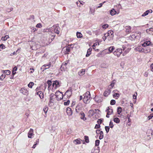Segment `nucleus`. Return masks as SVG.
<instances>
[{
	"label": "nucleus",
	"instance_id": "bb28decb",
	"mask_svg": "<svg viewBox=\"0 0 153 153\" xmlns=\"http://www.w3.org/2000/svg\"><path fill=\"white\" fill-rule=\"evenodd\" d=\"M96 133L97 134H100L101 135H102L103 133L102 131H100V130H97L96 131Z\"/></svg>",
	"mask_w": 153,
	"mask_h": 153
},
{
	"label": "nucleus",
	"instance_id": "9b49d317",
	"mask_svg": "<svg viewBox=\"0 0 153 153\" xmlns=\"http://www.w3.org/2000/svg\"><path fill=\"white\" fill-rule=\"evenodd\" d=\"M73 143L75 144H80L81 143V142L80 139H77L74 140L73 141Z\"/></svg>",
	"mask_w": 153,
	"mask_h": 153
},
{
	"label": "nucleus",
	"instance_id": "a211bd4d",
	"mask_svg": "<svg viewBox=\"0 0 153 153\" xmlns=\"http://www.w3.org/2000/svg\"><path fill=\"white\" fill-rule=\"evenodd\" d=\"M121 54V52L120 51H117L114 55L117 56L118 57L120 56Z\"/></svg>",
	"mask_w": 153,
	"mask_h": 153
},
{
	"label": "nucleus",
	"instance_id": "dca6fc26",
	"mask_svg": "<svg viewBox=\"0 0 153 153\" xmlns=\"http://www.w3.org/2000/svg\"><path fill=\"white\" fill-rule=\"evenodd\" d=\"M9 38V36L8 35H6L4 37H2L1 38V40L3 41H5Z\"/></svg>",
	"mask_w": 153,
	"mask_h": 153
},
{
	"label": "nucleus",
	"instance_id": "e433bc0d",
	"mask_svg": "<svg viewBox=\"0 0 153 153\" xmlns=\"http://www.w3.org/2000/svg\"><path fill=\"white\" fill-rule=\"evenodd\" d=\"M0 47L2 49H4L5 48V46L3 44L0 45Z\"/></svg>",
	"mask_w": 153,
	"mask_h": 153
},
{
	"label": "nucleus",
	"instance_id": "4d7b16f0",
	"mask_svg": "<svg viewBox=\"0 0 153 153\" xmlns=\"http://www.w3.org/2000/svg\"><path fill=\"white\" fill-rule=\"evenodd\" d=\"M97 97H96L95 98V100H97Z\"/></svg>",
	"mask_w": 153,
	"mask_h": 153
},
{
	"label": "nucleus",
	"instance_id": "1a4fd4ad",
	"mask_svg": "<svg viewBox=\"0 0 153 153\" xmlns=\"http://www.w3.org/2000/svg\"><path fill=\"white\" fill-rule=\"evenodd\" d=\"M117 13V11L114 9H112L110 11V14L112 16L115 15Z\"/></svg>",
	"mask_w": 153,
	"mask_h": 153
},
{
	"label": "nucleus",
	"instance_id": "b1692460",
	"mask_svg": "<svg viewBox=\"0 0 153 153\" xmlns=\"http://www.w3.org/2000/svg\"><path fill=\"white\" fill-rule=\"evenodd\" d=\"M150 42H144L142 45V46H146L149 45Z\"/></svg>",
	"mask_w": 153,
	"mask_h": 153
},
{
	"label": "nucleus",
	"instance_id": "f03ea898",
	"mask_svg": "<svg viewBox=\"0 0 153 153\" xmlns=\"http://www.w3.org/2000/svg\"><path fill=\"white\" fill-rule=\"evenodd\" d=\"M53 96V94H51L50 95V99L48 103L50 107H51L54 105V100Z\"/></svg>",
	"mask_w": 153,
	"mask_h": 153
},
{
	"label": "nucleus",
	"instance_id": "3c124183",
	"mask_svg": "<svg viewBox=\"0 0 153 153\" xmlns=\"http://www.w3.org/2000/svg\"><path fill=\"white\" fill-rule=\"evenodd\" d=\"M36 145V144H35L33 145V146L32 147V148H35V146Z\"/></svg>",
	"mask_w": 153,
	"mask_h": 153
},
{
	"label": "nucleus",
	"instance_id": "5fc2aeb1",
	"mask_svg": "<svg viewBox=\"0 0 153 153\" xmlns=\"http://www.w3.org/2000/svg\"><path fill=\"white\" fill-rule=\"evenodd\" d=\"M152 111H153V108L151 109Z\"/></svg>",
	"mask_w": 153,
	"mask_h": 153
},
{
	"label": "nucleus",
	"instance_id": "680f3d73",
	"mask_svg": "<svg viewBox=\"0 0 153 153\" xmlns=\"http://www.w3.org/2000/svg\"><path fill=\"white\" fill-rule=\"evenodd\" d=\"M95 1H97V0H94Z\"/></svg>",
	"mask_w": 153,
	"mask_h": 153
},
{
	"label": "nucleus",
	"instance_id": "6ab92c4d",
	"mask_svg": "<svg viewBox=\"0 0 153 153\" xmlns=\"http://www.w3.org/2000/svg\"><path fill=\"white\" fill-rule=\"evenodd\" d=\"M47 83L48 84V90H50V87L52 84V82L50 80H48L47 82Z\"/></svg>",
	"mask_w": 153,
	"mask_h": 153
},
{
	"label": "nucleus",
	"instance_id": "f8f14e48",
	"mask_svg": "<svg viewBox=\"0 0 153 153\" xmlns=\"http://www.w3.org/2000/svg\"><path fill=\"white\" fill-rule=\"evenodd\" d=\"M81 118L83 120H86V118L85 117V114L84 112H82L81 113Z\"/></svg>",
	"mask_w": 153,
	"mask_h": 153
},
{
	"label": "nucleus",
	"instance_id": "7ed1b4c3",
	"mask_svg": "<svg viewBox=\"0 0 153 153\" xmlns=\"http://www.w3.org/2000/svg\"><path fill=\"white\" fill-rule=\"evenodd\" d=\"M90 95L89 94H85L83 99V101L85 103H87L89 102V100L90 98Z\"/></svg>",
	"mask_w": 153,
	"mask_h": 153
},
{
	"label": "nucleus",
	"instance_id": "8fccbe9b",
	"mask_svg": "<svg viewBox=\"0 0 153 153\" xmlns=\"http://www.w3.org/2000/svg\"><path fill=\"white\" fill-rule=\"evenodd\" d=\"M83 97L82 96H81L80 97V100H81L82 99Z\"/></svg>",
	"mask_w": 153,
	"mask_h": 153
},
{
	"label": "nucleus",
	"instance_id": "412c9836",
	"mask_svg": "<svg viewBox=\"0 0 153 153\" xmlns=\"http://www.w3.org/2000/svg\"><path fill=\"white\" fill-rule=\"evenodd\" d=\"M34 85V83L33 82H30L28 84V86L30 88H32V87Z\"/></svg>",
	"mask_w": 153,
	"mask_h": 153
},
{
	"label": "nucleus",
	"instance_id": "4468645a",
	"mask_svg": "<svg viewBox=\"0 0 153 153\" xmlns=\"http://www.w3.org/2000/svg\"><path fill=\"white\" fill-rule=\"evenodd\" d=\"M122 108L121 107H119L117 108V112L118 114H119V115L121 114V113L122 112Z\"/></svg>",
	"mask_w": 153,
	"mask_h": 153
},
{
	"label": "nucleus",
	"instance_id": "13d9d810",
	"mask_svg": "<svg viewBox=\"0 0 153 153\" xmlns=\"http://www.w3.org/2000/svg\"><path fill=\"white\" fill-rule=\"evenodd\" d=\"M151 116H149V117H151Z\"/></svg>",
	"mask_w": 153,
	"mask_h": 153
},
{
	"label": "nucleus",
	"instance_id": "bf43d9fd",
	"mask_svg": "<svg viewBox=\"0 0 153 153\" xmlns=\"http://www.w3.org/2000/svg\"><path fill=\"white\" fill-rule=\"evenodd\" d=\"M97 102H99V101H98V100H97Z\"/></svg>",
	"mask_w": 153,
	"mask_h": 153
},
{
	"label": "nucleus",
	"instance_id": "09e8293b",
	"mask_svg": "<svg viewBox=\"0 0 153 153\" xmlns=\"http://www.w3.org/2000/svg\"><path fill=\"white\" fill-rule=\"evenodd\" d=\"M98 122L99 123H101V120H99L98 121Z\"/></svg>",
	"mask_w": 153,
	"mask_h": 153
},
{
	"label": "nucleus",
	"instance_id": "cd10ccee",
	"mask_svg": "<svg viewBox=\"0 0 153 153\" xmlns=\"http://www.w3.org/2000/svg\"><path fill=\"white\" fill-rule=\"evenodd\" d=\"M4 73L6 74L7 75H9L10 74V71L9 70L4 71Z\"/></svg>",
	"mask_w": 153,
	"mask_h": 153
},
{
	"label": "nucleus",
	"instance_id": "20e7f679",
	"mask_svg": "<svg viewBox=\"0 0 153 153\" xmlns=\"http://www.w3.org/2000/svg\"><path fill=\"white\" fill-rule=\"evenodd\" d=\"M20 91L24 95H28V91L24 88H21Z\"/></svg>",
	"mask_w": 153,
	"mask_h": 153
},
{
	"label": "nucleus",
	"instance_id": "c9c22d12",
	"mask_svg": "<svg viewBox=\"0 0 153 153\" xmlns=\"http://www.w3.org/2000/svg\"><path fill=\"white\" fill-rule=\"evenodd\" d=\"M114 86V83H111L109 85L110 88H112Z\"/></svg>",
	"mask_w": 153,
	"mask_h": 153
},
{
	"label": "nucleus",
	"instance_id": "49530a36",
	"mask_svg": "<svg viewBox=\"0 0 153 153\" xmlns=\"http://www.w3.org/2000/svg\"><path fill=\"white\" fill-rule=\"evenodd\" d=\"M75 104V101H73L72 102V103L71 104L72 105H74Z\"/></svg>",
	"mask_w": 153,
	"mask_h": 153
},
{
	"label": "nucleus",
	"instance_id": "a19ab883",
	"mask_svg": "<svg viewBox=\"0 0 153 153\" xmlns=\"http://www.w3.org/2000/svg\"><path fill=\"white\" fill-rule=\"evenodd\" d=\"M107 33H109V35H110V34H111V35H113V31L112 30L109 31L108 32H107Z\"/></svg>",
	"mask_w": 153,
	"mask_h": 153
},
{
	"label": "nucleus",
	"instance_id": "2f4dec72",
	"mask_svg": "<svg viewBox=\"0 0 153 153\" xmlns=\"http://www.w3.org/2000/svg\"><path fill=\"white\" fill-rule=\"evenodd\" d=\"M99 44L98 43L96 42L94 44V45H93V48L95 49V48L94 47H95L97 45H98Z\"/></svg>",
	"mask_w": 153,
	"mask_h": 153
},
{
	"label": "nucleus",
	"instance_id": "c85d7f7f",
	"mask_svg": "<svg viewBox=\"0 0 153 153\" xmlns=\"http://www.w3.org/2000/svg\"><path fill=\"white\" fill-rule=\"evenodd\" d=\"M108 24H106L102 26V28L104 29H106L108 27Z\"/></svg>",
	"mask_w": 153,
	"mask_h": 153
},
{
	"label": "nucleus",
	"instance_id": "f3484780",
	"mask_svg": "<svg viewBox=\"0 0 153 153\" xmlns=\"http://www.w3.org/2000/svg\"><path fill=\"white\" fill-rule=\"evenodd\" d=\"M37 94L39 95V97L41 99L43 98V94L41 91H39L37 93Z\"/></svg>",
	"mask_w": 153,
	"mask_h": 153
},
{
	"label": "nucleus",
	"instance_id": "37998d69",
	"mask_svg": "<svg viewBox=\"0 0 153 153\" xmlns=\"http://www.w3.org/2000/svg\"><path fill=\"white\" fill-rule=\"evenodd\" d=\"M36 26L37 27L40 28V27H41V25L40 24H38Z\"/></svg>",
	"mask_w": 153,
	"mask_h": 153
},
{
	"label": "nucleus",
	"instance_id": "a18cd8bd",
	"mask_svg": "<svg viewBox=\"0 0 153 153\" xmlns=\"http://www.w3.org/2000/svg\"><path fill=\"white\" fill-rule=\"evenodd\" d=\"M66 51H67L68 52L67 53H68V52H69L70 51V49L69 48H66Z\"/></svg>",
	"mask_w": 153,
	"mask_h": 153
},
{
	"label": "nucleus",
	"instance_id": "72a5a7b5",
	"mask_svg": "<svg viewBox=\"0 0 153 153\" xmlns=\"http://www.w3.org/2000/svg\"><path fill=\"white\" fill-rule=\"evenodd\" d=\"M105 131H106L107 133H108L109 131V127L108 126H105Z\"/></svg>",
	"mask_w": 153,
	"mask_h": 153
},
{
	"label": "nucleus",
	"instance_id": "864d4df0",
	"mask_svg": "<svg viewBox=\"0 0 153 153\" xmlns=\"http://www.w3.org/2000/svg\"><path fill=\"white\" fill-rule=\"evenodd\" d=\"M89 56V54H87L86 55V57H88V56Z\"/></svg>",
	"mask_w": 153,
	"mask_h": 153
},
{
	"label": "nucleus",
	"instance_id": "c03bdc74",
	"mask_svg": "<svg viewBox=\"0 0 153 153\" xmlns=\"http://www.w3.org/2000/svg\"><path fill=\"white\" fill-rule=\"evenodd\" d=\"M137 98L136 95L135 94H134L133 95V98L134 99H136Z\"/></svg>",
	"mask_w": 153,
	"mask_h": 153
},
{
	"label": "nucleus",
	"instance_id": "4be33fe9",
	"mask_svg": "<svg viewBox=\"0 0 153 153\" xmlns=\"http://www.w3.org/2000/svg\"><path fill=\"white\" fill-rule=\"evenodd\" d=\"M71 92L70 91H68L65 93V95L67 96V97H70L71 95Z\"/></svg>",
	"mask_w": 153,
	"mask_h": 153
},
{
	"label": "nucleus",
	"instance_id": "aec40b11",
	"mask_svg": "<svg viewBox=\"0 0 153 153\" xmlns=\"http://www.w3.org/2000/svg\"><path fill=\"white\" fill-rule=\"evenodd\" d=\"M109 33H106L104 34V36L102 37V39L104 41H105V40L106 39L107 37L109 36Z\"/></svg>",
	"mask_w": 153,
	"mask_h": 153
},
{
	"label": "nucleus",
	"instance_id": "79ce46f5",
	"mask_svg": "<svg viewBox=\"0 0 153 153\" xmlns=\"http://www.w3.org/2000/svg\"><path fill=\"white\" fill-rule=\"evenodd\" d=\"M85 141L87 143H88V137H87L86 136L85 137Z\"/></svg>",
	"mask_w": 153,
	"mask_h": 153
},
{
	"label": "nucleus",
	"instance_id": "ddd939ff",
	"mask_svg": "<svg viewBox=\"0 0 153 153\" xmlns=\"http://www.w3.org/2000/svg\"><path fill=\"white\" fill-rule=\"evenodd\" d=\"M33 130L31 129H30L29 132L28 134V137L29 138H31V136L33 135Z\"/></svg>",
	"mask_w": 153,
	"mask_h": 153
},
{
	"label": "nucleus",
	"instance_id": "4c0bfd02",
	"mask_svg": "<svg viewBox=\"0 0 153 153\" xmlns=\"http://www.w3.org/2000/svg\"><path fill=\"white\" fill-rule=\"evenodd\" d=\"M119 96V94L117 93H115L114 95H113V96L114 97H118Z\"/></svg>",
	"mask_w": 153,
	"mask_h": 153
},
{
	"label": "nucleus",
	"instance_id": "393cba45",
	"mask_svg": "<svg viewBox=\"0 0 153 153\" xmlns=\"http://www.w3.org/2000/svg\"><path fill=\"white\" fill-rule=\"evenodd\" d=\"M76 36L78 38H81L82 37V35L79 32H77L76 33Z\"/></svg>",
	"mask_w": 153,
	"mask_h": 153
},
{
	"label": "nucleus",
	"instance_id": "423d86ee",
	"mask_svg": "<svg viewBox=\"0 0 153 153\" xmlns=\"http://www.w3.org/2000/svg\"><path fill=\"white\" fill-rule=\"evenodd\" d=\"M66 112L68 116H71L72 114V111L71 109L69 107L66 108Z\"/></svg>",
	"mask_w": 153,
	"mask_h": 153
},
{
	"label": "nucleus",
	"instance_id": "2eb2a0df",
	"mask_svg": "<svg viewBox=\"0 0 153 153\" xmlns=\"http://www.w3.org/2000/svg\"><path fill=\"white\" fill-rule=\"evenodd\" d=\"M114 121L117 123H119L120 122V120L117 117H116L114 119Z\"/></svg>",
	"mask_w": 153,
	"mask_h": 153
},
{
	"label": "nucleus",
	"instance_id": "473e14b6",
	"mask_svg": "<svg viewBox=\"0 0 153 153\" xmlns=\"http://www.w3.org/2000/svg\"><path fill=\"white\" fill-rule=\"evenodd\" d=\"M69 103L70 101L69 100H68L67 102H64V105H69Z\"/></svg>",
	"mask_w": 153,
	"mask_h": 153
},
{
	"label": "nucleus",
	"instance_id": "5701e85b",
	"mask_svg": "<svg viewBox=\"0 0 153 153\" xmlns=\"http://www.w3.org/2000/svg\"><path fill=\"white\" fill-rule=\"evenodd\" d=\"M114 49V48L113 46H111L109 48L108 50L110 53L112 52Z\"/></svg>",
	"mask_w": 153,
	"mask_h": 153
},
{
	"label": "nucleus",
	"instance_id": "a878e982",
	"mask_svg": "<svg viewBox=\"0 0 153 153\" xmlns=\"http://www.w3.org/2000/svg\"><path fill=\"white\" fill-rule=\"evenodd\" d=\"M85 73V71L83 70H82L79 72V74L80 76H82Z\"/></svg>",
	"mask_w": 153,
	"mask_h": 153
},
{
	"label": "nucleus",
	"instance_id": "de8ad7c7",
	"mask_svg": "<svg viewBox=\"0 0 153 153\" xmlns=\"http://www.w3.org/2000/svg\"><path fill=\"white\" fill-rule=\"evenodd\" d=\"M151 67L152 68V70L153 71V64H152L151 65Z\"/></svg>",
	"mask_w": 153,
	"mask_h": 153
},
{
	"label": "nucleus",
	"instance_id": "9d476101",
	"mask_svg": "<svg viewBox=\"0 0 153 153\" xmlns=\"http://www.w3.org/2000/svg\"><path fill=\"white\" fill-rule=\"evenodd\" d=\"M110 92L111 90L110 89H108L107 91H105L104 92V95L105 97L109 95Z\"/></svg>",
	"mask_w": 153,
	"mask_h": 153
},
{
	"label": "nucleus",
	"instance_id": "052dcab7",
	"mask_svg": "<svg viewBox=\"0 0 153 153\" xmlns=\"http://www.w3.org/2000/svg\"><path fill=\"white\" fill-rule=\"evenodd\" d=\"M106 116H107V117H108V115H107Z\"/></svg>",
	"mask_w": 153,
	"mask_h": 153
},
{
	"label": "nucleus",
	"instance_id": "f257e3e1",
	"mask_svg": "<svg viewBox=\"0 0 153 153\" xmlns=\"http://www.w3.org/2000/svg\"><path fill=\"white\" fill-rule=\"evenodd\" d=\"M55 96L56 97V99L58 100H61L63 97L62 93L59 91H57L55 93Z\"/></svg>",
	"mask_w": 153,
	"mask_h": 153
},
{
	"label": "nucleus",
	"instance_id": "0eeeda50",
	"mask_svg": "<svg viewBox=\"0 0 153 153\" xmlns=\"http://www.w3.org/2000/svg\"><path fill=\"white\" fill-rule=\"evenodd\" d=\"M152 12V10H149L146 11L142 15V16H144L146 15H147L149 13H151Z\"/></svg>",
	"mask_w": 153,
	"mask_h": 153
},
{
	"label": "nucleus",
	"instance_id": "7c9ffc66",
	"mask_svg": "<svg viewBox=\"0 0 153 153\" xmlns=\"http://www.w3.org/2000/svg\"><path fill=\"white\" fill-rule=\"evenodd\" d=\"M17 70V68L16 67H15L13 69V74L14 75L16 73V72H14V71H16Z\"/></svg>",
	"mask_w": 153,
	"mask_h": 153
},
{
	"label": "nucleus",
	"instance_id": "58836bf2",
	"mask_svg": "<svg viewBox=\"0 0 153 153\" xmlns=\"http://www.w3.org/2000/svg\"><path fill=\"white\" fill-rule=\"evenodd\" d=\"M105 2V1L103 3H104ZM102 4H103V3H101L100 4H99V6L97 7L99 8L101 7L102 6Z\"/></svg>",
	"mask_w": 153,
	"mask_h": 153
},
{
	"label": "nucleus",
	"instance_id": "ea45409f",
	"mask_svg": "<svg viewBox=\"0 0 153 153\" xmlns=\"http://www.w3.org/2000/svg\"><path fill=\"white\" fill-rule=\"evenodd\" d=\"M100 127V125L99 124H96L95 126V128H98Z\"/></svg>",
	"mask_w": 153,
	"mask_h": 153
},
{
	"label": "nucleus",
	"instance_id": "c756f323",
	"mask_svg": "<svg viewBox=\"0 0 153 153\" xmlns=\"http://www.w3.org/2000/svg\"><path fill=\"white\" fill-rule=\"evenodd\" d=\"M116 102L114 100H111L110 102V104L111 105H114Z\"/></svg>",
	"mask_w": 153,
	"mask_h": 153
},
{
	"label": "nucleus",
	"instance_id": "6e6552de",
	"mask_svg": "<svg viewBox=\"0 0 153 153\" xmlns=\"http://www.w3.org/2000/svg\"><path fill=\"white\" fill-rule=\"evenodd\" d=\"M59 85V82L57 81H55L53 82V83L52 85L54 88H55V89H56Z\"/></svg>",
	"mask_w": 153,
	"mask_h": 153
},
{
	"label": "nucleus",
	"instance_id": "39448f33",
	"mask_svg": "<svg viewBox=\"0 0 153 153\" xmlns=\"http://www.w3.org/2000/svg\"><path fill=\"white\" fill-rule=\"evenodd\" d=\"M99 111L98 110H90L88 112V115L89 117H91L94 115L96 112H97Z\"/></svg>",
	"mask_w": 153,
	"mask_h": 153
},
{
	"label": "nucleus",
	"instance_id": "f704fd0d",
	"mask_svg": "<svg viewBox=\"0 0 153 153\" xmlns=\"http://www.w3.org/2000/svg\"><path fill=\"white\" fill-rule=\"evenodd\" d=\"M100 141L99 140H97L95 141L96 146H98L99 144Z\"/></svg>",
	"mask_w": 153,
	"mask_h": 153
},
{
	"label": "nucleus",
	"instance_id": "6e6d98bb",
	"mask_svg": "<svg viewBox=\"0 0 153 153\" xmlns=\"http://www.w3.org/2000/svg\"><path fill=\"white\" fill-rule=\"evenodd\" d=\"M153 117V114H152V116H151V117Z\"/></svg>",
	"mask_w": 153,
	"mask_h": 153
},
{
	"label": "nucleus",
	"instance_id": "603ef678",
	"mask_svg": "<svg viewBox=\"0 0 153 153\" xmlns=\"http://www.w3.org/2000/svg\"><path fill=\"white\" fill-rule=\"evenodd\" d=\"M141 51V52H143L144 51V49H141V51Z\"/></svg>",
	"mask_w": 153,
	"mask_h": 153
}]
</instances>
